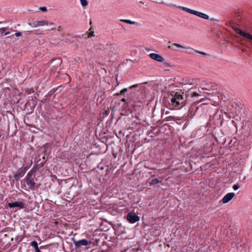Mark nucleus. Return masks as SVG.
<instances>
[{
    "label": "nucleus",
    "mask_w": 252,
    "mask_h": 252,
    "mask_svg": "<svg viewBox=\"0 0 252 252\" xmlns=\"http://www.w3.org/2000/svg\"><path fill=\"white\" fill-rule=\"evenodd\" d=\"M178 7V8L181 9L182 10H183L186 12H187L191 14L194 15L198 16L200 18H201L202 19H204L205 20L209 19V15H208L207 14H205L204 13H202V12H199V11H196V10H195L193 9H191L187 8L186 7L179 6V7Z\"/></svg>",
    "instance_id": "obj_5"
},
{
    "label": "nucleus",
    "mask_w": 252,
    "mask_h": 252,
    "mask_svg": "<svg viewBox=\"0 0 252 252\" xmlns=\"http://www.w3.org/2000/svg\"><path fill=\"white\" fill-rule=\"evenodd\" d=\"M242 133L245 136L250 137L252 136V122L247 121L242 127Z\"/></svg>",
    "instance_id": "obj_6"
},
{
    "label": "nucleus",
    "mask_w": 252,
    "mask_h": 252,
    "mask_svg": "<svg viewBox=\"0 0 252 252\" xmlns=\"http://www.w3.org/2000/svg\"><path fill=\"white\" fill-rule=\"evenodd\" d=\"M240 187V186L239 185V184H235L233 185V189L234 190H237L238 189H239Z\"/></svg>",
    "instance_id": "obj_34"
},
{
    "label": "nucleus",
    "mask_w": 252,
    "mask_h": 252,
    "mask_svg": "<svg viewBox=\"0 0 252 252\" xmlns=\"http://www.w3.org/2000/svg\"><path fill=\"white\" fill-rule=\"evenodd\" d=\"M73 243L74 245L77 248L81 247L83 246H88L90 243V242L85 239H82L79 241L73 240Z\"/></svg>",
    "instance_id": "obj_11"
},
{
    "label": "nucleus",
    "mask_w": 252,
    "mask_h": 252,
    "mask_svg": "<svg viewBox=\"0 0 252 252\" xmlns=\"http://www.w3.org/2000/svg\"><path fill=\"white\" fill-rule=\"evenodd\" d=\"M186 94H188L189 95V99L190 100V98H193L194 97H199L203 96V95L201 94V92L198 91V92H192L191 90L189 92H186Z\"/></svg>",
    "instance_id": "obj_14"
},
{
    "label": "nucleus",
    "mask_w": 252,
    "mask_h": 252,
    "mask_svg": "<svg viewBox=\"0 0 252 252\" xmlns=\"http://www.w3.org/2000/svg\"><path fill=\"white\" fill-rule=\"evenodd\" d=\"M30 245L32 247H33L35 249V252H40V250L38 248L37 243L36 241H32L30 243Z\"/></svg>",
    "instance_id": "obj_21"
},
{
    "label": "nucleus",
    "mask_w": 252,
    "mask_h": 252,
    "mask_svg": "<svg viewBox=\"0 0 252 252\" xmlns=\"http://www.w3.org/2000/svg\"><path fill=\"white\" fill-rule=\"evenodd\" d=\"M168 96L164 98L165 106L169 109H180L191 101L189 99L188 94L184 93L181 89H177L172 91Z\"/></svg>",
    "instance_id": "obj_1"
},
{
    "label": "nucleus",
    "mask_w": 252,
    "mask_h": 252,
    "mask_svg": "<svg viewBox=\"0 0 252 252\" xmlns=\"http://www.w3.org/2000/svg\"><path fill=\"white\" fill-rule=\"evenodd\" d=\"M144 167L145 168H147V169H150V170H154L156 169L155 168H154V167H150L148 165H147V164L146 163H145L144 165Z\"/></svg>",
    "instance_id": "obj_33"
},
{
    "label": "nucleus",
    "mask_w": 252,
    "mask_h": 252,
    "mask_svg": "<svg viewBox=\"0 0 252 252\" xmlns=\"http://www.w3.org/2000/svg\"><path fill=\"white\" fill-rule=\"evenodd\" d=\"M222 124V120L221 119V114L218 112L215 113L211 118H210L207 123L206 128H213V126L215 128L219 127Z\"/></svg>",
    "instance_id": "obj_4"
},
{
    "label": "nucleus",
    "mask_w": 252,
    "mask_h": 252,
    "mask_svg": "<svg viewBox=\"0 0 252 252\" xmlns=\"http://www.w3.org/2000/svg\"><path fill=\"white\" fill-rule=\"evenodd\" d=\"M22 35V33L21 32H16L15 33V35L17 37H19L20 36H21Z\"/></svg>",
    "instance_id": "obj_39"
},
{
    "label": "nucleus",
    "mask_w": 252,
    "mask_h": 252,
    "mask_svg": "<svg viewBox=\"0 0 252 252\" xmlns=\"http://www.w3.org/2000/svg\"><path fill=\"white\" fill-rule=\"evenodd\" d=\"M111 227L114 230V233L116 235H119L121 233V231H119V228L117 229V228H122V226L121 225L116 226L111 223Z\"/></svg>",
    "instance_id": "obj_18"
},
{
    "label": "nucleus",
    "mask_w": 252,
    "mask_h": 252,
    "mask_svg": "<svg viewBox=\"0 0 252 252\" xmlns=\"http://www.w3.org/2000/svg\"><path fill=\"white\" fill-rule=\"evenodd\" d=\"M112 118H112V117L111 116V121L112 120Z\"/></svg>",
    "instance_id": "obj_51"
},
{
    "label": "nucleus",
    "mask_w": 252,
    "mask_h": 252,
    "mask_svg": "<svg viewBox=\"0 0 252 252\" xmlns=\"http://www.w3.org/2000/svg\"><path fill=\"white\" fill-rule=\"evenodd\" d=\"M235 196V194L233 192L227 193L220 200L223 203H227L229 202L233 197Z\"/></svg>",
    "instance_id": "obj_10"
},
{
    "label": "nucleus",
    "mask_w": 252,
    "mask_h": 252,
    "mask_svg": "<svg viewBox=\"0 0 252 252\" xmlns=\"http://www.w3.org/2000/svg\"><path fill=\"white\" fill-rule=\"evenodd\" d=\"M48 26H50V30H55L56 29L55 24L54 23H52V22L49 23V22Z\"/></svg>",
    "instance_id": "obj_31"
},
{
    "label": "nucleus",
    "mask_w": 252,
    "mask_h": 252,
    "mask_svg": "<svg viewBox=\"0 0 252 252\" xmlns=\"http://www.w3.org/2000/svg\"><path fill=\"white\" fill-rule=\"evenodd\" d=\"M229 26H230L233 29V27H235V25H234V24L233 23L230 22L229 23Z\"/></svg>",
    "instance_id": "obj_42"
},
{
    "label": "nucleus",
    "mask_w": 252,
    "mask_h": 252,
    "mask_svg": "<svg viewBox=\"0 0 252 252\" xmlns=\"http://www.w3.org/2000/svg\"><path fill=\"white\" fill-rule=\"evenodd\" d=\"M164 65H165L166 66H170L171 65H170V63H168L167 62H166L165 60L163 62H162Z\"/></svg>",
    "instance_id": "obj_38"
},
{
    "label": "nucleus",
    "mask_w": 252,
    "mask_h": 252,
    "mask_svg": "<svg viewBox=\"0 0 252 252\" xmlns=\"http://www.w3.org/2000/svg\"><path fill=\"white\" fill-rule=\"evenodd\" d=\"M39 9L43 12H46L47 11V8L45 6L40 7Z\"/></svg>",
    "instance_id": "obj_36"
},
{
    "label": "nucleus",
    "mask_w": 252,
    "mask_h": 252,
    "mask_svg": "<svg viewBox=\"0 0 252 252\" xmlns=\"http://www.w3.org/2000/svg\"><path fill=\"white\" fill-rule=\"evenodd\" d=\"M114 80L116 81V84L115 85L114 89H115V88L117 86H118L120 83V81L118 80V72L115 74V76H114Z\"/></svg>",
    "instance_id": "obj_25"
},
{
    "label": "nucleus",
    "mask_w": 252,
    "mask_h": 252,
    "mask_svg": "<svg viewBox=\"0 0 252 252\" xmlns=\"http://www.w3.org/2000/svg\"><path fill=\"white\" fill-rule=\"evenodd\" d=\"M210 20H211V21H217V22H219V20H218V19H215V18H211Z\"/></svg>",
    "instance_id": "obj_43"
},
{
    "label": "nucleus",
    "mask_w": 252,
    "mask_h": 252,
    "mask_svg": "<svg viewBox=\"0 0 252 252\" xmlns=\"http://www.w3.org/2000/svg\"><path fill=\"white\" fill-rule=\"evenodd\" d=\"M238 143V140L235 137H233L231 139L228 143L229 147L230 148H236Z\"/></svg>",
    "instance_id": "obj_17"
},
{
    "label": "nucleus",
    "mask_w": 252,
    "mask_h": 252,
    "mask_svg": "<svg viewBox=\"0 0 252 252\" xmlns=\"http://www.w3.org/2000/svg\"><path fill=\"white\" fill-rule=\"evenodd\" d=\"M9 33H10V32H6L5 33V35H8V34H9Z\"/></svg>",
    "instance_id": "obj_46"
},
{
    "label": "nucleus",
    "mask_w": 252,
    "mask_h": 252,
    "mask_svg": "<svg viewBox=\"0 0 252 252\" xmlns=\"http://www.w3.org/2000/svg\"><path fill=\"white\" fill-rule=\"evenodd\" d=\"M8 206L10 208H14V207H17L19 209H23L24 208V204L23 202L19 201V202H15L13 203H9L8 204Z\"/></svg>",
    "instance_id": "obj_15"
},
{
    "label": "nucleus",
    "mask_w": 252,
    "mask_h": 252,
    "mask_svg": "<svg viewBox=\"0 0 252 252\" xmlns=\"http://www.w3.org/2000/svg\"><path fill=\"white\" fill-rule=\"evenodd\" d=\"M187 48V49H191V50H192L194 51L195 52H196V53H198V54H201V55H203V56H206V55H208V54H207V53H205V52H202V51H197V50H195V49H192V48H190V47H188V48Z\"/></svg>",
    "instance_id": "obj_27"
},
{
    "label": "nucleus",
    "mask_w": 252,
    "mask_h": 252,
    "mask_svg": "<svg viewBox=\"0 0 252 252\" xmlns=\"http://www.w3.org/2000/svg\"><path fill=\"white\" fill-rule=\"evenodd\" d=\"M139 2H140V3H141V4H143L144 3V2H143V1H140Z\"/></svg>",
    "instance_id": "obj_49"
},
{
    "label": "nucleus",
    "mask_w": 252,
    "mask_h": 252,
    "mask_svg": "<svg viewBox=\"0 0 252 252\" xmlns=\"http://www.w3.org/2000/svg\"><path fill=\"white\" fill-rule=\"evenodd\" d=\"M127 91H128L127 88H124L120 91V93H117L115 94H114V95H117V96L124 95L125 94V93L127 92Z\"/></svg>",
    "instance_id": "obj_24"
},
{
    "label": "nucleus",
    "mask_w": 252,
    "mask_h": 252,
    "mask_svg": "<svg viewBox=\"0 0 252 252\" xmlns=\"http://www.w3.org/2000/svg\"><path fill=\"white\" fill-rule=\"evenodd\" d=\"M81 5L83 7H86L88 5V1L87 0H80Z\"/></svg>",
    "instance_id": "obj_28"
},
{
    "label": "nucleus",
    "mask_w": 252,
    "mask_h": 252,
    "mask_svg": "<svg viewBox=\"0 0 252 252\" xmlns=\"http://www.w3.org/2000/svg\"><path fill=\"white\" fill-rule=\"evenodd\" d=\"M126 218L127 221L130 223H134L140 220V217L134 211L128 212Z\"/></svg>",
    "instance_id": "obj_7"
},
{
    "label": "nucleus",
    "mask_w": 252,
    "mask_h": 252,
    "mask_svg": "<svg viewBox=\"0 0 252 252\" xmlns=\"http://www.w3.org/2000/svg\"><path fill=\"white\" fill-rule=\"evenodd\" d=\"M128 62H129V66H131L132 65V63H133V61H132L130 59H126V63H128Z\"/></svg>",
    "instance_id": "obj_37"
},
{
    "label": "nucleus",
    "mask_w": 252,
    "mask_h": 252,
    "mask_svg": "<svg viewBox=\"0 0 252 252\" xmlns=\"http://www.w3.org/2000/svg\"><path fill=\"white\" fill-rule=\"evenodd\" d=\"M207 132L208 134H212L216 142L221 144H224L226 139L224 137L222 130L219 127L215 128V126H213V128H208Z\"/></svg>",
    "instance_id": "obj_3"
},
{
    "label": "nucleus",
    "mask_w": 252,
    "mask_h": 252,
    "mask_svg": "<svg viewBox=\"0 0 252 252\" xmlns=\"http://www.w3.org/2000/svg\"><path fill=\"white\" fill-rule=\"evenodd\" d=\"M26 184L28 188L31 189H33L35 187V183L34 182V178L32 175L29 176L26 180Z\"/></svg>",
    "instance_id": "obj_9"
},
{
    "label": "nucleus",
    "mask_w": 252,
    "mask_h": 252,
    "mask_svg": "<svg viewBox=\"0 0 252 252\" xmlns=\"http://www.w3.org/2000/svg\"><path fill=\"white\" fill-rule=\"evenodd\" d=\"M155 176V175H152L148 180L149 181H150L149 183V185L150 186H152L155 185L159 183L162 182L161 180H159L157 178L153 179L152 178Z\"/></svg>",
    "instance_id": "obj_16"
},
{
    "label": "nucleus",
    "mask_w": 252,
    "mask_h": 252,
    "mask_svg": "<svg viewBox=\"0 0 252 252\" xmlns=\"http://www.w3.org/2000/svg\"><path fill=\"white\" fill-rule=\"evenodd\" d=\"M109 112V111L108 110H107L105 111V116H107L108 115Z\"/></svg>",
    "instance_id": "obj_44"
},
{
    "label": "nucleus",
    "mask_w": 252,
    "mask_h": 252,
    "mask_svg": "<svg viewBox=\"0 0 252 252\" xmlns=\"http://www.w3.org/2000/svg\"><path fill=\"white\" fill-rule=\"evenodd\" d=\"M91 36H94V32H91L89 33L88 37H91Z\"/></svg>",
    "instance_id": "obj_40"
},
{
    "label": "nucleus",
    "mask_w": 252,
    "mask_h": 252,
    "mask_svg": "<svg viewBox=\"0 0 252 252\" xmlns=\"http://www.w3.org/2000/svg\"><path fill=\"white\" fill-rule=\"evenodd\" d=\"M49 22L47 20H43L41 21H36L32 22V27L37 28L38 26H48Z\"/></svg>",
    "instance_id": "obj_13"
},
{
    "label": "nucleus",
    "mask_w": 252,
    "mask_h": 252,
    "mask_svg": "<svg viewBox=\"0 0 252 252\" xmlns=\"http://www.w3.org/2000/svg\"><path fill=\"white\" fill-rule=\"evenodd\" d=\"M198 102L196 104L191 105L189 108V112L191 117L195 118H200L206 115L208 109V106L207 104L202 103L199 104Z\"/></svg>",
    "instance_id": "obj_2"
},
{
    "label": "nucleus",
    "mask_w": 252,
    "mask_h": 252,
    "mask_svg": "<svg viewBox=\"0 0 252 252\" xmlns=\"http://www.w3.org/2000/svg\"><path fill=\"white\" fill-rule=\"evenodd\" d=\"M121 101L125 102V104L128 105L129 103H130L131 99H130L128 97H127L126 98H122L121 99Z\"/></svg>",
    "instance_id": "obj_26"
},
{
    "label": "nucleus",
    "mask_w": 252,
    "mask_h": 252,
    "mask_svg": "<svg viewBox=\"0 0 252 252\" xmlns=\"http://www.w3.org/2000/svg\"><path fill=\"white\" fill-rule=\"evenodd\" d=\"M233 29L236 33H237L238 34H239L240 35L241 32H243V31H242L241 30H240V29L237 28L236 26L235 27H233Z\"/></svg>",
    "instance_id": "obj_30"
},
{
    "label": "nucleus",
    "mask_w": 252,
    "mask_h": 252,
    "mask_svg": "<svg viewBox=\"0 0 252 252\" xmlns=\"http://www.w3.org/2000/svg\"><path fill=\"white\" fill-rule=\"evenodd\" d=\"M138 86V84H135V85H133L130 87H129V89H131L132 88H136Z\"/></svg>",
    "instance_id": "obj_41"
},
{
    "label": "nucleus",
    "mask_w": 252,
    "mask_h": 252,
    "mask_svg": "<svg viewBox=\"0 0 252 252\" xmlns=\"http://www.w3.org/2000/svg\"><path fill=\"white\" fill-rule=\"evenodd\" d=\"M60 28H61V26H59V27H58V31H60Z\"/></svg>",
    "instance_id": "obj_47"
},
{
    "label": "nucleus",
    "mask_w": 252,
    "mask_h": 252,
    "mask_svg": "<svg viewBox=\"0 0 252 252\" xmlns=\"http://www.w3.org/2000/svg\"><path fill=\"white\" fill-rule=\"evenodd\" d=\"M149 56L151 59L158 62H163L164 61V58L159 54L151 53L149 54Z\"/></svg>",
    "instance_id": "obj_12"
},
{
    "label": "nucleus",
    "mask_w": 252,
    "mask_h": 252,
    "mask_svg": "<svg viewBox=\"0 0 252 252\" xmlns=\"http://www.w3.org/2000/svg\"><path fill=\"white\" fill-rule=\"evenodd\" d=\"M112 207L113 208V210L112 211H111V215H115L116 213L118 212V211H117V209L118 208V205L114 203Z\"/></svg>",
    "instance_id": "obj_22"
},
{
    "label": "nucleus",
    "mask_w": 252,
    "mask_h": 252,
    "mask_svg": "<svg viewBox=\"0 0 252 252\" xmlns=\"http://www.w3.org/2000/svg\"><path fill=\"white\" fill-rule=\"evenodd\" d=\"M114 132L115 133L116 135H117V133H116L115 130L114 131Z\"/></svg>",
    "instance_id": "obj_50"
},
{
    "label": "nucleus",
    "mask_w": 252,
    "mask_h": 252,
    "mask_svg": "<svg viewBox=\"0 0 252 252\" xmlns=\"http://www.w3.org/2000/svg\"><path fill=\"white\" fill-rule=\"evenodd\" d=\"M111 49L112 48H113L114 50H115V52L114 53V54H115L116 52H117V51L118 50H119V49H118V48L117 47V45H115V44H111Z\"/></svg>",
    "instance_id": "obj_32"
},
{
    "label": "nucleus",
    "mask_w": 252,
    "mask_h": 252,
    "mask_svg": "<svg viewBox=\"0 0 252 252\" xmlns=\"http://www.w3.org/2000/svg\"><path fill=\"white\" fill-rule=\"evenodd\" d=\"M2 23V22L0 21V23Z\"/></svg>",
    "instance_id": "obj_52"
},
{
    "label": "nucleus",
    "mask_w": 252,
    "mask_h": 252,
    "mask_svg": "<svg viewBox=\"0 0 252 252\" xmlns=\"http://www.w3.org/2000/svg\"><path fill=\"white\" fill-rule=\"evenodd\" d=\"M28 25L32 27V23L29 22Z\"/></svg>",
    "instance_id": "obj_45"
},
{
    "label": "nucleus",
    "mask_w": 252,
    "mask_h": 252,
    "mask_svg": "<svg viewBox=\"0 0 252 252\" xmlns=\"http://www.w3.org/2000/svg\"><path fill=\"white\" fill-rule=\"evenodd\" d=\"M111 154L114 158L113 163L111 162V168H116L119 164V161L120 159V156L117 157V153H115L114 151H111Z\"/></svg>",
    "instance_id": "obj_8"
},
{
    "label": "nucleus",
    "mask_w": 252,
    "mask_h": 252,
    "mask_svg": "<svg viewBox=\"0 0 252 252\" xmlns=\"http://www.w3.org/2000/svg\"><path fill=\"white\" fill-rule=\"evenodd\" d=\"M240 35L250 40H252V35L250 34L249 33L246 32H241Z\"/></svg>",
    "instance_id": "obj_19"
},
{
    "label": "nucleus",
    "mask_w": 252,
    "mask_h": 252,
    "mask_svg": "<svg viewBox=\"0 0 252 252\" xmlns=\"http://www.w3.org/2000/svg\"><path fill=\"white\" fill-rule=\"evenodd\" d=\"M120 21L122 22H125L126 24H130V25H139L138 23H137L135 21H131V20H128V19H121Z\"/></svg>",
    "instance_id": "obj_20"
},
{
    "label": "nucleus",
    "mask_w": 252,
    "mask_h": 252,
    "mask_svg": "<svg viewBox=\"0 0 252 252\" xmlns=\"http://www.w3.org/2000/svg\"><path fill=\"white\" fill-rule=\"evenodd\" d=\"M233 29L236 33H237L238 34H239L240 35L241 32H243V31H242L241 30H240V29L237 28L236 26L235 27H233Z\"/></svg>",
    "instance_id": "obj_29"
},
{
    "label": "nucleus",
    "mask_w": 252,
    "mask_h": 252,
    "mask_svg": "<svg viewBox=\"0 0 252 252\" xmlns=\"http://www.w3.org/2000/svg\"><path fill=\"white\" fill-rule=\"evenodd\" d=\"M113 240H115V238H114V237H113V238H112V237H111V242H112V240H113Z\"/></svg>",
    "instance_id": "obj_48"
},
{
    "label": "nucleus",
    "mask_w": 252,
    "mask_h": 252,
    "mask_svg": "<svg viewBox=\"0 0 252 252\" xmlns=\"http://www.w3.org/2000/svg\"><path fill=\"white\" fill-rule=\"evenodd\" d=\"M8 30V28L5 27V28H2L0 29V33H3L6 30Z\"/></svg>",
    "instance_id": "obj_35"
},
{
    "label": "nucleus",
    "mask_w": 252,
    "mask_h": 252,
    "mask_svg": "<svg viewBox=\"0 0 252 252\" xmlns=\"http://www.w3.org/2000/svg\"><path fill=\"white\" fill-rule=\"evenodd\" d=\"M176 46L177 47H179V48H184L185 47H183L182 45L181 44H179L178 43H173L172 46L171 45H169L168 46V48L169 49H171V50H175V49L173 48V46Z\"/></svg>",
    "instance_id": "obj_23"
}]
</instances>
